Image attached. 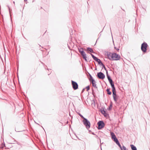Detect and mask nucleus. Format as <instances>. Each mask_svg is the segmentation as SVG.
<instances>
[{"instance_id": "nucleus-31", "label": "nucleus", "mask_w": 150, "mask_h": 150, "mask_svg": "<svg viewBox=\"0 0 150 150\" xmlns=\"http://www.w3.org/2000/svg\"><path fill=\"white\" fill-rule=\"evenodd\" d=\"M8 7V8H9V10L10 11V8L9 7Z\"/></svg>"}, {"instance_id": "nucleus-28", "label": "nucleus", "mask_w": 150, "mask_h": 150, "mask_svg": "<svg viewBox=\"0 0 150 150\" xmlns=\"http://www.w3.org/2000/svg\"><path fill=\"white\" fill-rule=\"evenodd\" d=\"M115 49H116L118 51L119 50V48H116V47H115Z\"/></svg>"}, {"instance_id": "nucleus-21", "label": "nucleus", "mask_w": 150, "mask_h": 150, "mask_svg": "<svg viewBox=\"0 0 150 150\" xmlns=\"http://www.w3.org/2000/svg\"><path fill=\"white\" fill-rule=\"evenodd\" d=\"M100 65L102 66L103 68L105 69L106 71H107L106 69V68L105 67L104 65L103 64H100Z\"/></svg>"}, {"instance_id": "nucleus-32", "label": "nucleus", "mask_w": 150, "mask_h": 150, "mask_svg": "<svg viewBox=\"0 0 150 150\" xmlns=\"http://www.w3.org/2000/svg\"><path fill=\"white\" fill-rule=\"evenodd\" d=\"M5 146V144H4V146Z\"/></svg>"}, {"instance_id": "nucleus-1", "label": "nucleus", "mask_w": 150, "mask_h": 150, "mask_svg": "<svg viewBox=\"0 0 150 150\" xmlns=\"http://www.w3.org/2000/svg\"><path fill=\"white\" fill-rule=\"evenodd\" d=\"M84 125L86 126L87 129H89L90 127L91 124L89 121L86 119H84L83 121Z\"/></svg>"}, {"instance_id": "nucleus-5", "label": "nucleus", "mask_w": 150, "mask_h": 150, "mask_svg": "<svg viewBox=\"0 0 150 150\" xmlns=\"http://www.w3.org/2000/svg\"><path fill=\"white\" fill-rule=\"evenodd\" d=\"M90 78L89 79L90 81L92 83L93 86L95 88H97V87L96 86V83L95 81L93 79L92 76L90 74Z\"/></svg>"}, {"instance_id": "nucleus-24", "label": "nucleus", "mask_w": 150, "mask_h": 150, "mask_svg": "<svg viewBox=\"0 0 150 150\" xmlns=\"http://www.w3.org/2000/svg\"><path fill=\"white\" fill-rule=\"evenodd\" d=\"M116 96H114L113 97L114 100L115 102H116L117 101V98H116Z\"/></svg>"}, {"instance_id": "nucleus-11", "label": "nucleus", "mask_w": 150, "mask_h": 150, "mask_svg": "<svg viewBox=\"0 0 150 150\" xmlns=\"http://www.w3.org/2000/svg\"><path fill=\"white\" fill-rule=\"evenodd\" d=\"M108 58L110 60H112V54L110 53H107Z\"/></svg>"}, {"instance_id": "nucleus-33", "label": "nucleus", "mask_w": 150, "mask_h": 150, "mask_svg": "<svg viewBox=\"0 0 150 150\" xmlns=\"http://www.w3.org/2000/svg\"><path fill=\"white\" fill-rule=\"evenodd\" d=\"M92 134H94V133H92Z\"/></svg>"}, {"instance_id": "nucleus-7", "label": "nucleus", "mask_w": 150, "mask_h": 150, "mask_svg": "<svg viewBox=\"0 0 150 150\" xmlns=\"http://www.w3.org/2000/svg\"><path fill=\"white\" fill-rule=\"evenodd\" d=\"M97 76L99 79H103L105 78V75L103 73L100 72L97 73Z\"/></svg>"}, {"instance_id": "nucleus-29", "label": "nucleus", "mask_w": 150, "mask_h": 150, "mask_svg": "<svg viewBox=\"0 0 150 150\" xmlns=\"http://www.w3.org/2000/svg\"><path fill=\"white\" fill-rule=\"evenodd\" d=\"M24 1H27V0H24Z\"/></svg>"}, {"instance_id": "nucleus-19", "label": "nucleus", "mask_w": 150, "mask_h": 150, "mask_svg": "<svg viewBox=\"0 0 150 150\" xmlns=\"http://www.w3.org/2000/svg\"><path fill=\"white\" fill-rule=\"evenodd\" d=\"M121 149V150H127V149L126 147L124 146H123Z\"/></svg>"}, {"instance_id": "nucleus-27", "label": "nucleus", "mask_w": 150, "mask_h": 150, "mask_svg": "<svg viewBox=\"0 0 150 150\" xmlns=\"http://www.w3.org/2000/svg\"><path fill=\"white\" fill-rule=\"evenodd\" d=\"M86 88L87 89V91H88L89 89H90V87H89V86H87L86 87Z\"/></svg>"}, {"instance_id": "nucleus-14", "label": "nucleus", "mask_w": 150, "mask_h": 150, "mask_svg": "<svg viewBox=\"0 0 150 150\" xmlns=\"http://www.w3.org/2000/svg\"><path fill=\"white\" fill-rule=\"evenodd\" d=\"M130 146L132 150H137V149L136 146L132 144L130 145Z\"/></svg>"}, {"instance_id": "nucleus-17", "label": "nucleus", "mask_w": 150, "mask_h": 150, "mask_svg": "<svg viewBox=\"0 0 150 150\" xmlns=\"http://www.w3.org/2000/svg\"><path fill=\"white\" fill-rule=\"evenodd\" d=\"M111 135L112 137V139L115 137H116V136L115 135V134L113 132H111Z\"/></svg>"}, {"instance_id": "nucleus-18", "label": "nucleus", "mask_w": 150, "mask_h": 150, "mask_svg": "<svg viewBox=\"0 0 150 150\" xmlns=\"http://www.w3.org/2000/svg\"><path fill=\"white\" fill-rule=\"evenodd\" d=\"M112 139H113L115 143L118 142V141L116 137L112 138Z\"/></svg>"}, {"instance_id": "nucleus-2", "label": "nucleus", "mask_w": 150, "mask_h": 150, "mask_svg": "<svg viewBox=\"0 0 150 150\" xmlns=\"http://www.w3.org/2000/svg\"><path fill=\"white\" fill-rule=\"evenodd\" d=\"M112 60H119L120 58V56L116 53H112Z\"/></svg>"}, {"instance_id": "nucleus-4", "label": "nucleus", "mask_w": 150, "mask_h": 150, "mask_svg": "<svg viewBox=\"0 0 150 150\" xmlns=\"http://www.w3.org/2000/svg\"><path fill=\"white\" fill-rule=\"evenodd\" d=\"M98 129H100L102 128H103L105 125L104 123L102 121H100L98 123Z\"/></svg>"}, {"instance_id": "nucleus-26", "label": "nucleus", "mask_w": 150, "mask_h": 150, "mask_svg": "<svg viewBox=\"0 0 150 150\" xmlns=\"http://www.w3.org/2000/svg\"><path fill=\"white\" fill-rule=\"evenodd\" d=\"M79 52L81 53V51H83V49L82 48H81L79 50Z\"/></svg>"}, {"instance_id": "nucleus-8", "label": "nucleus", "mask_w": 150, "mask_h": 150, "mask_svg": "<svg viewBox=\"0 0 150 150\" xmlns=\"http://www.w3.org/2000/svg\"><path fill=\"white\" fill-rule=\"evenodd\" d=\"M106 74H107V78H108L110 83V84L111 86H112V85H113V86H114V84L113 83V81H112V79L111 78L110 76L108 74V71H107Z\"/></svg>"}, {"instance_id": "nucleus-30", "label": "nucleus", "mask_w": 150, "mask_h": 150, "mask_svg": "<svg viewBox=\"0 0 150 150\" xmlns=\"http://www.w3.org/2000/svg\"><path fill=\"white\" fill-rule=\"evenodd\" d=\"M13 3L14 4H15V1H13Z\"/></svg>"}, {"instance_id": "nucleus-20", "label": "nucleus", "mask_w": 150, "mask_h": 150, "mask_svg": "<svg viewBox=\"0 0 150 150\" xmlns=\"http://www.w3.org/2000/svg\"><path fill=\"white\" fill-rule=\"evenodd\" d=\"M116 143L117 145H118V146L120 147V149L122 147L119 142V141H118V142H116Z\"/></svg>"}, {"instance_id": "nucleus-13", "label": "nucleus", "mask_w": 150, "mask_h": 150, "mask_svg": "<svg viewBox=\"0 0 150 150\" xmlns=\"http://www.w3.org/2000/svg\"><path fill=\"white\" fill-rule=\"evenodd\" d=\"M101 112L105 116H106L107 115V114L106 112L104 110V109H101L100 110Z\"/></svg>"}, {"instance_id": "nucleus-23", "label": "nucleus", "mask_w": 150, "mask_h": 150, "mask_svg": "<svg viewBox=\"0 0 150 150\" xmlns=\"http://www.w3.org/2000/svg\"><path fill=\"white\" fill-rule=\"evenodd\" d=\"M91 54V56H92V58L94 59V60L96 58V57L93 54Z\"/></svg>"}, {"instance_id": "nucleus-3", "label": "nucleus", "mask_w": 150, "mask_h": 150, "mask_svg": "<svg viewBox=\"0 0 150 150\" xmlns=\"http://www.w3.org/2000/svg\"><path fill=\"white\" fill-rule=\"evenodd\" d=\"M147 46V44L146 42H144L142 44L141 49L143 52H146Z\"/></svg>"}, {"instance_id": "nucleus-10", "label": "nucleus", "mask_w": 150, "mask_h": 150, "mask_svg": "<svg viewBox=\"0 0 150 150\" xmlns=\"http://www.w3.org/2000/svg\"><path fill=\"white\" fill-rule=\"evenodd\" d=\"M81 55L82 56L83 58L86 60L87 61L86 58L87 57L84 51H81Z\"/></svg>"}, {"instance_id": "nucleus-9", "label": "nucleus", "mask_w": 150, "mask_h": 150, "mask_svg": "<svg viewBox=\"0 0 150 150\" xmlns=\"http://www.w3.org/2000/svg\"><path fill=\"white\" fill-rule=\"evenodd\" d=\"M111 87L112 89V94H113V97L116 96V92L115 91V88L114 86H111Z\"/></svg>"}, {"instance_id": "nucleus-22", "label": "nucleus", "mask_w": 150, "mask_h": 150, "mask_svg": "<svg viewBox=\"0 0 150 150\" xmlns=\"http://www.w3.org/2000/svg\"><path fill=\"white\" fill-rule=\"evenodd\" d=\"M79 115L80 116V117L83 118V120L84 119H85L86 118H84L82 115L81 114L79 113Z\"/></svg>"}, {"instance_id": "nucleus-15", "label": "nucleus", "mask_w": 150, "mask_h": 150, "mask_svg": "<svg viewBox=\"0 0 150 150\" xmlns=\"http://www.w3.org/2000/svg\"><path fill=\"white\" fill-rule=\"evenodd\" d=\"M87 50L88 51H90L91 52H93V49L90 47L87 48Z\"/></svg>"}, {"instance_id": "nucleus-34", "label": "nucleus", "mask_w": 150, "mask_h": 150, "mask_svg": "<svg viewBox=\"0 0 150 150\" xmlns=\"http://www.w3.org/2000/svg\"><path fill=\"white\" fill-rule=\"evenodd\" d=\"M27 2H26V3H26V4H27Z\"/></svg>"}, {"instance_id": "nucleus-25", "label": "nucleus", "mask_w": 150, "mask_h": 150, "mask_svg": "<svg viewBox=\"0 0 150 150\" xmlns=\"http://www.w3.org/2000/svg\"><path fill=\"white\" fill-rule=\"evenodd\" d=\"M112 108V104H111L110 105L108 108V110H110L111 108Z\"/></svg>"}, {"instance_id": "nucleus-16", "label": "nucleus", "mask_w": 150, "mask_h": 150, "mask_svg": "<svg viewBox=\"0 0 150 150\" xmlns=\"http://www.w3.org/2000/svg\"><path fill=\"white\" fill-rule=\"evenodd\" d=\"M110 88H107L106 90V91L107 92V93L108 94L110 95L111 94V92L110 91Z\"/></svg>"}, {"instance_id": "nucleus-12", "label": "nucleus", "mask_w": 150, "mask_h": 150, "mask_svg": "<svg viewBox=\"0 0 150 150\" xmlns=\"http://www.w3.org/2000/svg\"><path fill=\"white\" fill-rule=\"evenodd\" d=\"M94 60L97 62H98L99 64H103V63L102 62L100 59L98 58L97 57H96V58Z\"/></svg>"}, {"instance_id": "nucleus-6", "label": "nucleus", "mask_w": 150, "mask_h": 150, "mask_svg": "<svg viewBox=\"0 0 150 150\" xmlns=\"http://www.w3.org/2000/svg\"><path fill=\"white\" fill-rule=\"evenodd\" d=\"M71 84L74 90H76L78 88V84L77 83L73 81H71Z\"/></svg>"}]
</instances>
